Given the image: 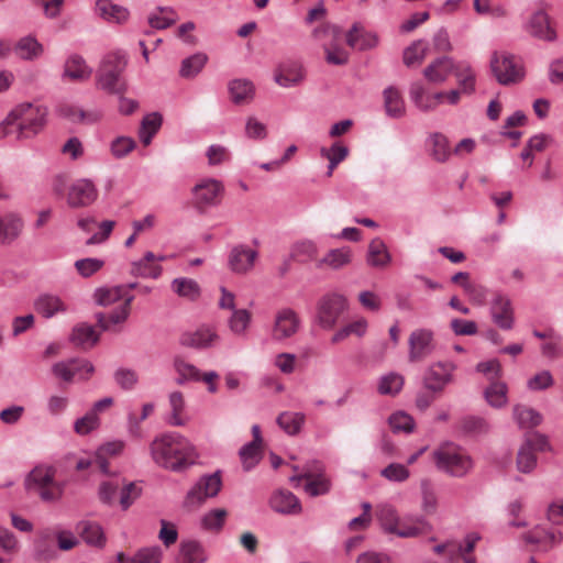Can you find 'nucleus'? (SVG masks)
I'll list each match as a JSON object with an SVG mask.
<instances>
[{
    "mask_svg": "<svg viewBox=\"0 0 563 563\" xmlns=\"http://www.w3.org/2000/svg\"><path fill=\"white\" fill-rule=\"evenodd\" d=\"M244 471H251L261 459V445L249 442L244 444L239 452Z\"/></svg>",
    "mask_w": 563,
    "mask_h": 563,
    "instance_id": "69168bd1",
    "label": "nucleus"
},
{
    "mask_svg": "<svg viewBox=\"0 0 563 563\" xmlns=\"http://www.w3.org/2000/svg\"><path fill=\"white\" fill-rule=\"evenodd\" d=\"M526 30L532 36L543 41H554L556 33L550 24V18L544 10H537L529 19Z\"/></svg>",
    "mask_w": 563,
    "mask_h": 563,
    "instance_id": "393cba45",
    "label": "nucleus"
},
{
    "mask_svg": "<svg viewBox=\"0 0 563 563\" xmlns=\"http://www.w3.org/2000/svg\"><path fill=\"white\" fill-rule=\"evenodd\" d=\"M409 96L419 110L429 112L435 109L432 93L427 92L421 84H412L410 86Z\"/></svg>",
    "mask_w": 563,
    "mask_h": 563,
    "instance_id": "5fc2aeb1",
    "label": "nucleus"
},
{
    "mask_svg": "<svg viewBox=\"0 0 563 563\" xmlns=\"http://www.w3.org/2000/svg\"><path fill=\"white\" fill-rule=\"evenodd\" d=\"M98 198V190L89 179L74 181L67 194V203L71 208H84L92 205Z\"/></svg>",
    "mask_w": 563,
    "mask_h": 563,
    "instance_id": "6ab92c4d",
    "label": "nucleus"
},
{
    "mask_svg": "<svg viewBox=\"0 0 563 563\" xmlns=\"http://www.w3.org/2000/svg\"><path fill=\"white\" fill-rule=\"evenodd\" d=\"M150 453L158 466L179 472L192 463L195 446L180 433L165 432L153 439Z\"/></svg>",
    "mask_w": 563,
    "mask_h": 563,
    "instance_id": "f257e3e1",
    "label": "nucleus"
},
{
    "mask_svg": "<svg viewBox=\"0 0 563 563\" xmlns=\"http://www.w3.org/2000/svg\"><path fill=\"white\" fill-rule=\"evenodd\" d=\"M453 73L463 93L471 95L475 91L476 75L467 62L456 63Z\"/></svg>",
    "mask_w": 563,
    "mask_h": 563,
    "instance_id": "79ce46f5",
    "label": "nucleus"
},
{
    "mask_svg": "<svg viewBox=\"0 0 563 563\" xmlns=\"http://www.w3.org/2000/svg\"><path fill=\"white\" fill-rule=\"evenodd\" d=\"M366 261L369 266L377 268L385 267L390 263L391 256L382 239L376 238L371 241Z\"/></svg>",
    "mask_w": 563,
    "mask_h": 563,
    "instance_id": "e433bc0d",
    "label": "nucleus"
},
{
    "mask_svg": "<svg viewBox=\"0 0 563 563\" xmlns=\"http://www.w3.org/2000/svg\"><path fill=\"white\" fill-rule=\"evenodd\" d=\"M229 92L234 103H244L253 99V84L246 79H234L229 84Z\"/></svg>",
    "mask_w": 563,
    "mask_h": 563,
    "instance_id": "3c124183",
    "label": "nucleus"
},
{
    "mask_svg": "<svg viewBox=\"0 0 563 563\" xmlns=\"http://www.w3.org/2000/svg\"><path fill=\"white\" fill-rule=\"evenodd\" d=\"M93 298L99 306L108 307L120 302L109 314L97 313V322L104 331H115V328L126 321L131 311L134 296L126 292L124 286H106L96 289Z\"/></svg>",
    "mask_w": 563,
    "mask_h": 563,
    "instance_id": "7ed1b4c3",
    "label": "nucleus"
},
{
    "mask_svg": "<svg viewBox=\"0 0 563 563\" xmlns=\"http://www.w3.org/2000/svg\"><path fill=\"white\" fill-rule=\"evenodd\" d=\"M493 322L503 330H510L515 324V311L511 299L503 292H495L489 305Z\"/></svg>",
    "mask_w": 563,
    "mask_h": 563,
    "instance_id": "f3484780",
    "label": "nucleus"
},
{
    "mask_svg": "<svg viewBox=\"0 0 563 563\" xmlns=\"http://www.w3.org/2000/svg\"><path fill=\"white\" fill-rule=\"evenodd\" d=\"M96 13L108 23L123 24L129 20V10L110 0H98L96 2Z\"/></svg>",
    "mask_w": 563,
    "mask_h": 563,
    "instance_id": "2f4dec72",
    "label": "nucleus"
},
{
    "mask_svg": "<svg viewBox=\"0 0 563 563\" xmlns=\"http://www.w3.org/2000/svg\"><path fill=\"white\" fill-rule=\"evenodd\" d=\"M320 154L329 161L328 175L331 176L334 168L347 157L349 148L341 143L335 142L329 148L322 147Z\"/></svg>",
    "mask_w": 563,
    "mask_h": 563,
    "instance_id": "4d7b16f0",
    "label": "nucleus"
},
{
    "mask_svg": "<svg viewBox=\"0 0 563 563\" xmlns=\"http://www.w3.org/2000/svg\"><path fill=\"white\" fill-rule=\"evenodd\" d=\"M346 307V299L342 295L327 294L322 296L317 303V323L324 330H331Z\"/></svg>",
    "mask_w": 563,
    "mask_h": 563,
    "instance_id": "9b49d317",
    "label": "nucleus"
},
{
    "mask_svg": "<svg viewBox=\"0 0 563 563\" xmlns=\"http://www.w3.org/2000/svg\"><path fill=\"white\" fill-rule=\"evenodd\" d=\"M47 108L38 103H21L0 123V139L16 135L27 139L36 135L46 124Z\"/></svg>",
    "mask_w": 563,
    "mask_h": 563,
    "instance_id": "f03ea898",
    "label": "nucleus"
},
{
    "mask_svg": "<svg viewBox=\"0 0 563 563\" xmlns=\"http://www.w3.org/2000/svg\"><path fill=\"white\" fill-rule=\"evenodd\" d=\"M537 466V457L532 451V443L527 440L518 451L517 468L521 473H530Z\"/></svg>",
    "mask_w": 563,
    "mask_h": 563,
    "instance_id": "bf43d9fd",
    "label": "nucleus"
},
{
    "mask_svg": "<svg viewBox=\"0 0 563 563\" xmlns=\"http://www.w3.org/2000/svg\"><path fill=\"white\" fill-rule=\"evenodd\" d=\"M490 68L501 85L519 82L525 76L520 60L506 52H495L492 55Z\"/></svg>",
    "mask_w": 563,
    "mask_h": 563,
    "instance_id": "1a4fd4ad",
    "label": "nucleus"
},
{
    "mask_svg": "<svg viewBox=\"0 0 563 563\" xmlns=\"http://www.w3.org/2000/svg\"><path fill=\"white\" fill-rule=\"evenodd\" d=\"M24 221L19 213L8 212L0 216V243L11 244L20 238Z\"/></svg>",
    "mask_w": 563,
    "mask_h": 563,
    "instance_id": "a878e982",
    "label": "nucleus"
},
{
    "mask_svg": "<svg viewBox=\"0 0 563 563\" xmlns=\"http://www.w3.org/2000/svg\"><path fill=\"white\" fill-rule=\"evenodd\" d=\"M525 540L528 543L539 545L543 551H548L562 543L563 532L561 530L536 527L525 534Z\"/></svg>",
    "mask_w": 563,
    "mask_h": 563,
    "instance_id": "b1692460",
    "label": "nucleus"
},
{
    "mask_svg": "<svg viewBox=\"0 0 563 563\" xmlns=\"http://www.w3.org/2000/svg\"><path fill=\"white\" fill-rule=\"evenodd\" d=\"M59 113L73 123L92 124L101 119L98 110H84L75 104H62Z\"/></svg>",
    "mask_w": 563,
    "mask_h": 563,
    "instance_id": "473e14b6",
    "label": "nucleus"
},
{
    "mask_svg": "<svg viewBox=\"0 0 563 563\" xmlns=\"http://www.w3.org/2000/svg\"><path fill=\"white\" fill-rule=\"evenodd\" d=\"M408 358L411 363L426 360L435 349L434 332L427 328L413 330L408 338Z\"/></svg>",
    "mask_w": 563,
    "mask_h": 563,
    "instance_id": "2eb2a0df",
    "label": "nucleus"
},
{
    "mask_svg": "<svg viewBox=\"0 0 563 563\" xmlns=\"http://www.w3.org/2000/svg\"><path fill=\"white\" fill-rule=\"evenodd\" d=\"M122 484L123 479L118 475L101 481L98 486L99 500L104 505L112 506L117 501Z\"/></svg>",
    "mask_w": 563,
    "mask_h": 563,
    "instance_id": "37998d69",
    "label": "nucleus"
},
{
    "mask_svg": "<svg viewBox=\"0 0 563 563\" xmlns=\"http://www.w3.org/2000/svg\"><path fill=\"white\" fill-rule=\"evenodd\" d=\"M346 43L352 48L360 51L371 49L377 46L378 36L373 32L364 31L358 24H354L346 34Z\"/></svg>",
    "mask_w": 563,
    "mask_h": 563,
    "instance_id": "72a5a7b5",
    "label": "nucleus"
},
{
    "mask_svg": "<svg viewBox=\"0 0 563 563\" xmlns=\"http://www.w3.org/2000/svg\"><path fill=\"white\" fill-rule=\"evenodd\" d=\"M126 64L125 54L121 52L107 54L102 58L97 73L98 87L112 95H123L128 89V85L122 76Z\"/></svg>",
    "mask_w": 563,
    "mask_h": 563,
    "instance_id": "423d86ee",
    "label": "nucleus"
},
{
    "mask_svg": "<svg viewBox=\"0 0 563 563\" xmlns=\"http://www.w3.org/2000/svg\"><path fill=\"white\" fill-rule=\"evenodd\" d=\"M404 384L405 378L401 374L390 372L378 379L377 390L380 395L396 396L402 389Z\"/></svg>",
    "mask_w": 563,
    "mask_h": 563,
    "instance_id": "8fccbe9b",
    "label": "nucleus"
},
{
    "mask_svg": "<svg viewBox=\"0 0 563 563\" xmlns=\"http://www.w3.org/2000/svg\"><path fill=\"white\" fill-rule=\"evenodd\" d=\"M457 366L452 361H438L428 366L423 375L426 389L439 394L455 380Z\"/></svg>",
    "mask_w": 563,
    "mask_h": 563,
    "instance_id": "f8f14e48",
    "label": "nucleus"
},
{
    "mask_svg": "<svg viewBox=\"0 0 563 563\" xmlns=\"http://www.w3.org/2000/svg\"><path fill=\"white\" fill-rule=\"evenodd\" d=\"M376 518L385 533L399 538H417L432 530V526L422 516H407L401 518L389 503L376 506Z\"/></svg>",
    "mask_w": 563,
    "mask_h": 563,
    "instance_id": "20e7f679",
    "label": "nucleus"
},
{
    "mask_svg": "<svg viewBox=\"0 0 563 563\" xmlns=\"http://www.w3.org/2000/svg\"><path fill=\"white\" fill-rule=\"evenodd\" d=\"M251 322L252 313L247 309H233L228 319V327L234 335L244 338Z\"/></svg>",
    "mask_w": 563,
    "mask_h": 563,
    "instance_id": "de8ad7c7",
    "label": "nucleus"
},
{
    "mask_svg": "<svg viewBox=\"0 0 563 563\" xmlns=\"http://www.w3.org/2000/svg\"><path fill=\"white\" fill-rule=\"evenodd\" d=\"M78 531L82 540L90 544L100 547L104 543V534L102 528L95 522H80L78 525Z\"/></svg>",
    "mask_w": 563,
    "mask_h": 563,
    "instance_id": "13d9d810",
    "label": "nucleus"
},
{
    "mask_svg": "<svg viewBox=\"0 0 563 563\" xmlns=\"http://www.w3.org/2000/svg\"><path fill=\"white\" fill-rule=\"evenodd\" d=\"M92 75V68L79 54H71L64 64L63 77L71 81H86Z\"/></svg>",
    "mask_w": 563,
    "mask_h": 563,
    "instance_id": "c85d7f7f",
    "label": "nucleus"
},
{
    "mask_svg": "<svg viewBox=\"0 0 563 563\" xmlns=\"http://www.w3.org/2000/svg\"><path fill=\"white\" fill-rule=\"evenodd\" d=\"M428 52V43L419 40L413 42L404 52V63L408 67H412L422 63Z\"/></svg>",
    "mask_w": 563,
    "mask_h": 563,
    "instance_id": "680f3d73",
    "label": "nucleus"
},
{
    "mask_svg": "<svg viewBox=\"0 0 563 563\" xmlns=\"http://www.w3.org/2000/svg\"><path fill=\"white\" fill-rule=\"evenodd\" d=\"M383 97L385 111L388 117L398 119L405 114V102L398 89L388 87L383 91Z\"/></svg>",
    "mask_w": 563,
    "mask_h": 563,
    "instance_id": "4c0bfd02",
    "label": "nucleus"
},
{
    "mask_svg": "<svg viewBox=\"0 0 563 563\" xmlns=\"http://www.w3.org/2000/svg\"><path fill=\"white\" fill-rule=\"evenodd\" d=\"M508 386L500 380L489 383L484 391V397L489 406L494 408H503L508 402Z\"/></svg>",
    "mask_w": 563,
    "mask_h": 563,
    "instance_id": "c03bdc74",
    "label": "nucleus"
},
{
    "mask_svg": "<svg viewBox=\"0 0 563 563\" xmlns=\"http://www.w3.org/2000/svg\"><path fill=\"white\" fill-rule=\"evenodd\" d=\"M272 509L283 515H297L301 511L299 499L289 490L275 492L269 499Z\"/></svg>",
    "mask_w": 563,
    "mask_h": 563,
    "instance_id": "7c9ffc66",
    "label": "nucleus"
},
{
    "mask_svg": "<svg viewBox=\"0 0 563 563\" xmlns=\"http://www.w3.org/2000/svg\"><path fill=\"white\" fill-rule=\"evenodd\" d=\"M163 550L159 545L146 547L140 549L128 563H161Z\"/></svg>",
    "mask_w": 563,
    "mask_h": 563,
    "instance_id": "338daca9",
    "label": "nucleus"
},
{
    "mask_svg": "<svg viewBox=\"0 0 563 563\" xmlns=\"http://www.w3.org/2000/svg\"><path fill=\"white\" fill-rule=\"evenodd\" d=\"M290 482L295 487L301 486L311 497L325 495L331 489V481L324 473V466L318 461L308 463L300 474L290 477Z\"/></svg>",
    "mask_w": 563,
    "mask_h": 563,
    "instance_id": "6e6552de",
    "label": "nucleus"
},
{
    "mask_svg": "<svg viewBox=\"0 0 563 563\" xmlns=\"http://www.w3.org/2000/svg\"><path fill=\"white\" fill-rule=\"evenodd\" d=\"M219 341V335L210 327H200L195 331L186 332L180 338V343L187 347L208 349Z\"/></svg>",
    "mask_w": 563,
    "mask_h": 563,
    "instance_id": "5701e85b",
    "label": "nucleus"
},
{
    "mask_svg": "<svg viewBox=\"0 0 563 563\" xmlns=\"http://www.w3.org/2000/svg\"><path fill=\"white\" fill-rule=\"evenodd\" d=\"M15 54L25 60H33L43 54V45L33 36H24L14 46Z\"/></svg>",
    "mask_w": 563,
    "mask_h": 563,
    "instance_id": "49530a36",
    "label": "nucleus"
},
{
    "mask_svg": "<svg viewBox=\"0 0 563 563\" xmlns=\"http://www.w3.org/2000/svg\"><path fill=\"white\" fill-rule=\"evenodd\" d=\"M301 328L299 314L291 308L285 307L276 311L271 328V339L284 342L295 336Z\"/></svg>",
    "mask_w": 563,
    "mask_h": 563,
    "instance_id": "ddd939ff",
    "label": "nucleus"
},
{
    "mask_svg": "<svg viewBox=\"0 0 563 563\" xmlns=\"http://www.w3.org/2000/svg\"><path fill=\"white\" fill-rule=\"evenodd\" d=\"M174 369L177 374L176 383L178 385L201 380L200 371L194 364L188 363L180 357H176L174 360Z\"/></svg>",
    "mask_w": 563,
    "mask_h": 563,
    "instance_id": "09e8293b",
    "label": "nucleus"
},
{
    "mask_svg": "<svg viewBox=\"0 0 563 563\" xmlns=\"http://www.w3.org/2000/svg\"><path fill=\"white\" fill-rule=\"evenodd\" d=\"M318 255V246L311 240H301L296 242L290 250L291 258L305 263L312 261Z\"/></svg>",
    "mask_w": 563,
    "mask_h": 563,
    "instance_id": "6e6d98bb",
    "label": "nucleus"
},
{
    "mask_svg": "<svg viewBox=\"0 0 563 563\" xmlns=\"http://www.w3.org/2000/svg\"><path fill=\"white\" fill-rule=\"evenodd\" d=\"M169 411L165 418L168 426L184 427L189 422L186 400L181 391L174 390L168 394Z\"/></svg>",
    "mask_w": 563,
    "mask_h": 563,
    "instance_id": "4be33fe9",
    "label": "nucleus"
},
{
    "mask_svg": "<svg viewBox=\"0 0 563 563\" xmlns=\"http://www.w3.org/2000/svg\"><path fill=\"white\" fill-rule=\"evenodd\" d=\"M512 416L521 429H531L542 422V415L525 405H516L512 409Z\"/></svg>",
    "mask_w": 563,
    "mask_h": 563,
    "instance_id": "a19ab883",
    "label": "nucleus"
},
{
    "mask_svg": "<svg viewBox=\"0 0 563 563\" xmlns=\"http://www.w3.org/2000/svg\"><path fill=\"white\" fill-rule=\"evenodd\" d=\"M25 487L46 503L59 500L64 492V486L55 481V470L47 465L34 467L25 479Z\"/></svg>",
    "mask_w": 563,
    "mask_h": 563,
    "instance_id": "0eeeda50",
    "label": "nucleus"
},
{
    "mask_svg": "<svg viewBox=\"0 0 563 563\" xmlns=\"http://www.w3.org/2000/svg\"><path fill=\"white\" fill-rule=\"evenodd\" d=\"M258 258V252L246 244L234 245L228 257L229 268L240 275L250 273Z\"/></svg>",
    "mask_w": 563,
    "mask_h": 563,
    "instance_id": "a211bd4d",
    "label": "nucleus"
},
{
    "mask_svg": "<svg viewBox=\"0 0 563 563\" xmlns=\"http://www.w3.org/2000/svg\"><path fill=\"white\" fill-rule=\"evenodd\" d=\"M177 21V13L172 8H161L148 18L152 27L166 29Z\"/></svg>",
    "mask_w": 563,
    "mask_h": 563,
    "instance_id": "774afa93",
    "label": "nucleus"
},
{
    "mask_svg": "<svg viewBox=\"0 0 563 563\" xmlns=\"http://www.w3.org/2000/svg\"><path fill=\"white\" fill-rule=\"evenodd\" d=\"M172 290L179 297L195 301L200 297L201 289L195 279L187 277L175 278L170 284Z\"/></svg>",
    "mask_w": 563,
    "mask_h": 563,
    "instance_id": "a18cd8bd",
    "label": "nucleus"
},
{
    "mask_svg": "<svg viewBox=\"0 0 563 563\" xmlns=\"http://www.w3.org/2000/svg\"><path fill=\"white\" fill-rule=\"evenodd\" d=\"M52 372L57 378L70 383L75 377L87 380L95 372V367L87 360L70 358L55 363L52 366Z\"/></svg>",
    "mask_w": 563,
    "mask_h": 563,
    "instance_id": "dca6fc26",
    "label": "nucleus"
},
{
    "mask_svg": "<svg viewBox=\"0 0 563 563\" xmlns=\"http://www.w3.org/2000/svg\"><path fill=\"white\" fill-rule=\"evenodd\" d=\"M207 63V56L202 53H197L183 60L179 74L181 77L191 78L195 77Z\"/></svg>",
    "mask_w": 563,
    "mask_h": 563,
    "instance_id": "0e129e2a",
    "label": "nucleus"
},
{
    "mask_svg": "<svg viewBox=\"0 0 563 563\" xmlns=\"http://www.w3.org/2000/svg\"><path fill=\"white\" fill-rule=\"evenodd\" d=\"M223 191L224 186L220 180L200 179L191 189L194 205L199 210L216 207L220 203Z\"/></svg>",
    "mask_w": 563,
    "mask_h": 563,
    "instance_id": "4468645a",
    "label": "nucleus"
},
{
    "mask_svg": "<svg viewBox=\"0 0 563 563\" xmlns=\"http://www.w3.org/2000/svg\"><path fill=\"white\" fill-rule=\"evenodd\" d=\"M34 309L45 319L68 312V305L57 295L43 294L34 301Z\"/></svg>",
    "mask_w": 563,
    "mask_h": 563,
    "instance_id": "cd10ccee",
    "label": "nucleus"
},
{
    "mask_svg": "<svg viewBox=\"0 0 563 563\" xmlns=\"http://www.w3.org/2000/svg\"><path fill=\"white\" fill-rule=\"evenodd\" d=\"M155 405L153 402H146L142 406V412L140 417H136L133 412L128 415V433L132 438H142L141 422L146 420L154 411Z\"/></svg>",
    "mask_w": 563,
    "mask_h": 563,
    "instance_id": "e2e57ef3",
    "label": "nucleus"
},
{
    "mask_svg": "<svg viewBox=\"0 0 563 563\" xmlns=\"http://www.w3.org/2000/svg\"><path fill=\"white\" fill-rule=\"evenodd\" d=\"M162 272V266L156 263V255L150 251L131 263L130 274L135 277L157 279Z\"/></svg>",
    "mask_w": 563,
    "mask_h": 563,
    "instance_id": "c756f323",
    "label": "nucleus"
},
{
    "mask_svg": "<svg viewBox=\"0 0 563 563\" xmlns=\"http://www.w3.org/2000/svg\"><path fill=\"white\" fill-rule=\"evenodd\" d=\"M222 486L221 474L219 471L213 474L205 475L188 490L184 506L188 509L200 507L208 498L216 497Z\"/></svg>",
    "mask_w": 563,
    "mask_h": 563,
    "instance_id": "9d476101",
    "label": "nucleus"
},
{
    "mask_svg": "<svg viewBox=\"0 0 563 563\" xmlns=\"http://www.w3.org/2000/svg\"><path fill=\"white\" fill-rule=\"evenodd\" d=\"M454 65L452 58L441 57L426 67L423 75L429 81L440 84L445 81L450 74L454 71Z\"/></svg>",
    "mask_w": 563,
    "mask_h": 563,
    "instance_id": "f704fd0d",
    "label": "nucleus"
},
{
    "mask_svg": "<svg viewBox=\"0 0 563 563\" xmlns=\"http://www.w3.org/2000/svg\"><path fill=\"white\" fill-rule=\"evenodd\" d=\"M421 488V508L424 514L433 515L438 509V496L432 483L429 479H422Z\"/></svg>",
    "mask_w": 563,
    "mask_h": 563,
    "instance_id": "052dcab7",
    "label": "nucleus"
},
{
    "mask_svg": "<svg viewBox=\"0 0 563 563\" xmlns=\"http://www.w3.org/2000/svg\"><path fill=\"white\" fill-rule=\"evenodd\" d=\"M125 446L126 442L121 439H113L98 446L95 452V462L102 474H110V464L108 460L121 456L124 453Z\"/></svg>",
    "mask_w": 563,
    "mask_h": 563,
    "instance_id": "412c9836",
    "label": "nucleus"
},
{
    "mask_svg": "<svg viewBox=\"0 0 563 563\" xmlns=\"http://www.w3.org/2000/svg\"><path fill=\"white\" fill-rule=\"evenodd\" d=\"M435 467L449 476L465 477L474 467L472 456L457 444L446 442L432 452Z\"/></svg>",
    "mask_w": 563,
    "mask_h": 563,
    "instance_id": "39448f33",
    "label": "nucleus"
},
{
    "mask_svg": "<svg viewBox=\"0 0 563 563\" xmlns=\"http://www.w3.org/2000/svg\"><path fill=\"white\" fill-rule=\"evenodd\" d=\"M163 123V118L158 112H152L146 114L139 130L140 141L144 146H148L155 136V134L159 131Z\"/></svg>",
    "mask_w": 563,
    "mask_h": 563,
    "instance_id": "ea45409f",
    "label": "nucleus"
},
{
    "mask_svg": "<svg viewBox=\"0 0 563 563\" xmlns=\"http://www.w3.org/2000/svg\"><path fill=\"white\" fill-rule=\"evenodd\" d=\"M427 147L432 158L439 163H444L451 156V147L446 136L434 132L427 139Z\"/></svg>",
    "mask_w": 563,
    "mask_h": 563,
    "instance_id": "c9c22d12",
    "label": "nucleus"
},
{
    "mask_svg": "<svg viewBox=\"0 0 563 563\" xmlns=\"http://www.w3.org/2000/svg\"><path fill=\"white\" fill-rule=\"evenodd\" d=\"M352 257V250L349 246H343L329 251L321 260V264L327 265L332 269H340L349 265Z\"/></svg>",
    "mask_w": 563,
    "mask_h": 563,
    "instance_id": "603ef678",
    "label": "nucleus"
},
{
    "mask_svg": "<svg viewBox=\"0 0 563 563\" xmlns=\"http://www.w3.org/2000/svg\"><path fill=\"white\" fill-rule=\"evenodd\" d=\"M305 79L303 67L296 62H287L278 66L274 74V80L284 88L299 85Z\"/></svg>",
    "mask_w": 563,
    "mask_h": 563,
    "instance_id": "bb28decb",
    "label": "nucleus"
},
{
    "mask_svg": "<svg viewBox=\"0 0 563 563\" xmlns=\"http://www.w3.org/2000/svg\"><path fill=\"white\" fill-rule=\"evenodd\" d=\"M306 417L302 412L285 411L277 417L278 426L289 435L297 434L303 426Z\"/></svg>",
    "mask_w": 563,
    "mask_h": 563,
    "instance_id": "864d4df0",
    "label": "nucleus"
},
{
    "mask_svg": "<svg viewBox=\"0 0 563 563\" xmlns=\"http://www.w3.org/2000/svg\"><path fill=\"white\" fill-rule=\"evenodd\" d=\"M209 553L206 547L198 540H183L175 555V563H207Z\"/></svg>",
    "mask_w": 563,
    "mask_h": 563,
    "instance_id": "aec40b11",
    "label": "nucleus"
},
{
    "mask_svg": "<svg viewBox=\"0 0 563 563\" xmlns=\"http://www.w3.org/2000/svg\"><path fill=\"white\" fill-rule=\"evenodd\" d=\"M99 340L95 328L87 323H80L73 329L70 341L84 350L91 349Z\"/></svg>",
    "mask_w": 563,
    "mask_h": 563,
    "instance_id": "58836bf2",
    "label": "nucleus"
}]
</instances>
